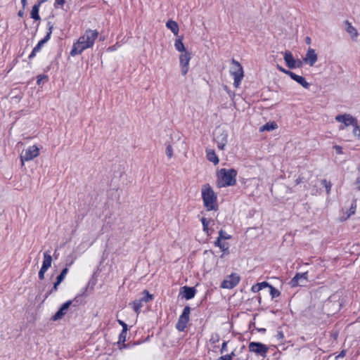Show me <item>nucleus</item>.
<instances>
[{"instance_id": "f257e3e1", "label": "nucleus", "mask_w": 360, "mask_h": 360, "mask_svg": "<svg viewBox=\"0 0 360 360\" xmlns=\"http://www.w3.org/2000/svg\"><path fill=\"white\" fill-rule=\"evenodd\" d=\"M98 35V32L96 30H86L84 34L78 39L77 41L73 44L70 53V56H75L81 54L85 49L92 47Z\"/></svg>"}, {"instance_id": "f03ea898", "label": "nucleus", "mask_w": 360, "mask_h": 360, "mask_svg": "<svg viewBox=\"0 0 360 360\" xmlns=\"http://www.w3.org/2000/svg\"><path fill=\"white\" fill-rule=\"evenodd\" d=\"M203 205L207 211L217 210V196L208 184L202 185L201 189Z\"/></svg>"}, {"instance_id": "7ed1b4c3", "label": "nucleus", "mask_w": 360, "mask_h": 360, "mask_svg": "<svg viewBox=\"0 0 360 360\" xmlns=\"http://www.w3.org/2000/svg\"><path fill=\"white\" fill-rule=\"evenodd\" d=\"M237 171L234 169L222 168L218 174L219 187L231 186L236 183Z\"/></svg>"}, {"instance_id": "20e7f679", "label": "nucleus", "mask_w": 360, "mask_h": 360, "mask_svg": "<svg viewBox=\"0 0 360 360\" xmlns=\"http://www.w3.org/2000/svg\"><path fill=\"white\" fill-rule=\"evenodd\" d=\"M335 120L342 123L346 127L350 125L354 127L353 134L355 136L360 137V126L358 125L357 120L350 114L338 115Z\"/></svg>"}, {"instance_id": "39448f33", "label": "nucleus", "mask_w": 360, "mask_h": 360, "mask_svg": "<svg viewBox=\"0 0 360 360\" xmlns=\"http://www.w3.org/2000/svg\"><path fill=\"white\" fill-rule=\"evenodd\" d=\"M230 73L234 79L233 86L236 88L238 87L244 77V72L242 65L235 59L231 60Z\"/></svg>"}, {"instance_id": "423d86ee", "label": "nucleus", "mask_w": 360, "mask_h": 360, "mask_svg": "<svg viewBox=\"0 0 360 360\" xmlns=\"http://www.w3.org/2000/svg\"><path fill=\"white\" fill-rule=\"evenodd\" d=\"M248 349L250 352L263 357L266 356L269 350V347L266 345L259 342H250L248 345Z\"/></svg>"}, {"instance_id": "0eeeda50", "label": "nucleus", "mask_w": 360, "mask_h": 360, "mask_svg": "<svg viewBox=\"0 0 360 360\" xmlns=\"http://www.w3.org/2000/svg\"><path fill=\"white\" fill-rule=\"evenodd\" d=\"M240 281V276L237 274H231L223 281L221 287L226 289H232L236 287Z\"/></svg>"}, {"instance_id": "6e6552de", "label": "nucleus", "mask_w": 360, "mask_h": 360, "mask_svg": "<svg viewBox=\"0 0 360 360\" xmlns=\"http://www.w3.org/2000/svg\"><path fill=\"white\" fill-rule=\"evenodd\" d=\"M39 148L36 146H30L21 155V161L23 163L25 161H30L39 155Z\"/></svg>"}, {"instance_id": "1a4fd4ad", "label": "nucleus", "mask_w": 360, "mask_h": 360, "mask_svg": "<svg viewBox=\"0 0 360 360\" xmlns=\"http://www.w3.org/2000/svg\"><path fill=\"white\" fill-rule=\"evenodd\" d=\"M52 26L49 27V32H47L46 35L41 40H40L38 42V44L34 46V48L33 49L32 51L28 57L29 59H32L33 58H34L37 53L41 51L42 46L49 40L51 34L52 33Z\"/></svg>"}, {"instance_id": "9d476101", "label": "nucleus", "mask_w": 360, "mask_h": 360, "mask_svg": "<svg viewBox=\"0 0 360 360\" xmlns=\"http://www.w3.org/2000/svg\"><path fill=\"white\" fill-rule=\"evenodd\" d=\"M284 60L287 65V66L290 68L293 69L295 68L300 67L302 63L300 61L297 62L295 59L294 58L292 53L290 51H285L284 53Z\"/></svg>"}, {"instance_id": "9b49d317", "label": "nucleus", "mask_w": 360, "mask_h": 360, "mask_svg": "<svg viewBox=\"0 0 360 360\" xmlns=\"http://www.w3.org/2000/svg\"><path fill=\"white\" fill-rule=\"evenodd\" d=\"M307 271L302 274H296L295 276L290 281L291 286L295 287L298 285H303L304 283L307 281Z\"/></svg>"}, {"instance_id": "f8f14e48", "label": "nucleus", "mask_w": 360, "mask_h": 360, "mask_svg": "<svg viewBox=\"0 0 360 360\" xmlns=\"http://www.w3.org/2000/svg\"><path fill=\"white\" fill-rule=\"evenodd\" d=\"M191 60L190 53L186 52L181 54L179 57L180 65L181 67V73L185 75L188 71L189 61Z\"/></svg>"}, {"instance_id": "ddd939ff", "label": "nucleus", "mask_w": 360, "mask_h": 360, "mask_svg": "<svg viewBox=\"0 0 360 360\" xmlns=\"http://www.w3.org/2000/svg\"><path fill=\"white\" fill-rule=\"evenodd\" d=\"M72 304V300H68L62 304L59 310L55 314L53 319L54 321L60 319L66 313L70 305Z\"/></svg>"}, {"instance_id": "4468645a", "label": "nucleus", "mask_w": 360, "mask_h": 360, "mask_svg": "<svg viewBox=\"0 0 360 360\" xmlns=\"http://www.w3.org/2000/svg\"><path fill=\"white\" fill-rule=\"evenodd\" d=\"M317 60V55L314 49H309L307 53L304 58V61L309 64L310 66H313Z\"/></svg>"}, {"instance_id": "2eb2a0df", "label": "nucleus", "mask_w": 360, "mask_h": 360, "mask_svg": "<svg viewBox=\"0 0 360 360\" xmlns=\"http://www.w3.org/2000/svg\"><path fill=\"white\" fill-rule=\"evenodd\" d=\"M195 289L193 287L184 286L181 288L180 294L186 300H191L195 295Z\"/></svg>"}, {"instance_id": "dca6fc26", "label": "nucleus", "mask_w": 360, "mask_h": 360, "mask_svg": "<svg viewBox=\"0 0 360 360\" xmlns=\"http://www.w3.org/2000/svg\"><path fill=\"white\" fill-rule=\"evenodd\" d=\"M290 77L292 79L297 82L298 84H300L302 86H303L305 89H308L310 86V84L306 81L305 78L303 77L302 76H300L294 72H292Z\"/></svg>"}, {"instance_id": "f3484780", "label": "nucleus", "mask_w": 360, "mask_h": 360, "mask_svg": "<svg viewBox=\"0 0 360 360\" xmlns=\"http://www.w3.org/2000/svg\"><path fill=\"white\" fill-rule=\"evenodd\" d=\"M217 141V146L220 150H224L225 146L227 143V134L226 133H221L220 136H216Z\"/></svg>"}, {"instance_id": "a211bd4d", "label": "nucleus", "mask_w": 360, "mask_h": 360, "mask_svg": "<svg viewBox=\"0 0 360 360\" xmlns=\"http://www.w3.org/2000/svg\"><path fill=\"white\" fill-rule=\"evenodd\" d=\"M44 0H41L39 1L38 4H35L31 11L30 15L31 18H33L34 20H40V17L39 15V8L41 3H43Z\"/></svg>"}, {"instance_id": "6ab92c4d", "label": "nucleus", "mask_w": 360, "mask_h": 360, "mask_svg": "<svg viewBox=\"0 0 360 360\" xmlns=\"http://www.w3.org/2000/svg\"><path fill=\"white\" fill-rule=\"evenodd\" d=\"M188 319L186 318H184L181 315L179 316L178 322L176 323V328L179 331H184V329L186 328L187 323L188 322Z\"/></svg>"}, {"instance_id": "aec40b11", "label": "nucleus", "mask_w": 360, "mask_h": 360, "mask_svg": "<svg viewBox=\"0 0 360 360\" xmlns=\"http://www.w3.org/2000/svg\"><path fill=\"white\" fill-rule=\"evenodd\" d=\"M52 263V257L47 252H44V261L41 267L48 269Z\"/></svg>"}, {"instance_id": "412c9836", "label": "nucleus", "mask_w": 360, "mask_h": 360, "mask_svg": "<svg viewBox=\"0 0 360 360\" xmlns=\"http://www.w3.org/2000/svg\"><path fill=\"white\" fill-rule=\"evenodd\" d=\"M267 286H269V283L266 281H263L262 283H257V284L252 285L251 288V290L253 292H257L260 291L261 290L266 288Z\"/></svg>"}, {"instance_id": "4be33fe9", "label": "nucleus", "mask_w": 360, "mask_h": 360, "mask_svg": "<svg viewBox=\"0 0 360 360\" xmlns=\"http://www.w3.org/2000/svg\"><path fill=\"white\" fill-rule=\"evenodd\" d=\"M346 31L350 34L352 40H356V38L358 36L357 30L355 27H354L352 24H347L346 27Z\"/></svg>"}, {"instance_id": "5701e85b", "label": "nucleus", "mask_w": 360, "mask_h": 360, "mask_svg": "<svg viewBox=\"0 0 360 360\" xmlns=\"http://www.w3.org/2000/svg\"><path fill=\"white\" fill-rule=\"evenodd\" d=\"M207 158L209 161L212 162L214 165L219 163V158L216 155L214 150H207Z\"/></svg>"}, {"instance_id": "b1692460", "label": "nucleus", "mask_w": 360, "mask_h": 360, "mask_svg": "<svg viewBox=\"0 0 360 360\" xmlns=\"http://www.w3.org/2000/svg\"><path fill=\"white\" fill-rule=\"evenodd\" d=\"M277 127H278V126L276 122H267L260 128V131H269L276 129Z\"/></svg>"}, {"instance_id": "393cba45", "label": "nucleus", "mask_w": 360, "mask_h": 360, "mask_svg": "<svg viewBox=\"0 0 360 360\" xmlns=\"http://www.w3.org/2000/svg\"><path fill=\"white\" fill-rule=\"evenodd\" d=\"M142 300L140 299L136 300L132 303V307L134 311L137 314L139 313L141 308L142 307Z\"/></svg>"}, {"instance_id": "a878e982", "label": "nucleus", "mask_w": 360, "mask_h": 360, "mask_svg": "<svg viewBox=\"0 0 360 360\" xmlns=\"http://www.w3.org/2000/svg\"><path fill=\"white\" fill-rule=\"evenodd\" d=\"M174 47L179 52L185 51V46L182 42V39L180 38L175 41Z\"/></svg>"}, {"instance_id": "bb28decb", "label": "nucleus", "mask_w": 360, "mask_h": 360, "mask_svg": "<svg viewBox=\"0 0 360 360\" xmlns=\"http://www.w3.org/2000/svg\"><path fill=\"white\" fill-rule=\"evenodd\" d=\"M266 288H269V293L271 296V298H275L280 296L281 292H279V290L273 287L272 285H271L270 284L269 286H267Z\"/></svg>"}, {"instance_id": "cd10ccee", "label": "nucleus", "mask_w": 360, "mask_h": 360, "mask_svg": "<svg viewBox=\"0 0 360 360\" xmlns=\"http://www.w3.org/2000/svg\"><path fill=\"white\" fill-rule=\"evenodd\" d=\"M153 298V295H150L148 292V291H147V290H143V296L140 300H142V302H148L152 300Z\"/></svg>"}, {"instance_id": "c85d7f7f", "label": "nucleus", "mask_w": 360, "mask_h": 360, "mask_svg": "<svg viewBox=\"0 0 360 360\" xmlns=\"http://www.w3.org/2000/svg\"><path fill=\"white\" fill-rule=\"evenodd\" d=\"M220 340V335L219 333H213L211 334V336H210V342L211 344H216L217 342H219Z\"/></svg>"}, {"instance_id": "c756f323", "label": "nucleus", "mask_w": 360, "mask_h": 360, "mask_svg": "<svg viewBox=\"0 0 360 360\" xmlns=\"http://www.w3.org/2000/svg\"><path fill=\"white\" fill-rule=\"evenodd\" d=\"M68 273V268H65L62 270L60 275L57 276L58 283H60L65 278V276Z\"/></svg>"}, {"instance_id": "7c9ffc66", "label": "nucleus", "mask_w": 360, "mask_h": 360, "mask_svg": "<svg viewBox=\"0 0 360 360\" xmlns=\"http://www.w3.org/2000/svg\"><path fill=\"white\" fill-rule=\"evenodd\" d=\"M166 26L168 29H169L175 35H177L179 33V26L178 24H166Z\"/></svg>"}, {"instance_id": "2f4dec72", "label": "nucleus", "mask_w": 360, "mask_h": 360, "mask_svg": "<svg viewBox=\"0 0 360 360\" xmlns=\"http://www.w3.org/2000/svg\"><path fill=\"white\" fill-rule=\"evenodd\" d=\"M201 222L202 224V226H203V231L207 234L209 235V224H210V221L207 220L206 218L205 217H202L201 219Z\"/></svg>"}, {"instance_id": "473e14b6", "label": "nucleus", "mask_w": 360, "mask_h": 360, "mask_svg": "<svg viewBox=\"0 0 360 360\" xmlns=\"http://www.w3.org/2000/svg\"><path fill=\"white\" fill-rule=\"evenodd\" d=\"M219 239L222 240H229L231 238V236L222 229L219 231Z\"/></svg>"}, {"instance_id": "72a5a7b5", "label": "nucleus", "mask_w": 360, "mask_h": 360, "mask_svg": "<svg viewBox=\"0 0 360 360\" xmlns=\"http://www.w3.org/2000/svg\"><path fill=\"white\" fill-rule=\"evenodd\" d=\"M190 313H191V308L190 307L188 306H186L184 309H183V312L182 314H181L182 316H184V318H186L187 319L189 320V315H190Z\"/></svg>"}, {"instance_id": "f704fd0d", "label": "nucleus", "mask_w": 360, "mask_h": 360, "mask_svg": "<svg viewBox=\"0 0 360 360\" xmlns=\"http://www.w3.org/2000/svg\"><path fill=\"white\" fill-rule=\"evenodd\" d=\"M356 200H354L352 204H351V207L349 208V214H348V217H350L351 215L354 214L356 212Z\"/></svg>"}, {"instance_id": "c9c22d12", "label": "nucleus", "mask_w": 360, "mask_h": 360, "mask_svg": "<svg viewBox=\"0 0 360 360\" xmlns=\"http://www.w3.org/2000/svg\"><path fill=\"white\" fill-rule=\"evenodd\" d=\"M219 248L224 253L229 252V245L228 243L222 242L221 245H219Z\"/></svg>"}, {"instance_id": "e433bc0d", "label": "nucleus", "mask_w": 360, "mask_h": 360, "mask_svg": "<svg viewBox=\"0 0 360 360\" xmlns=\"http://www.w3.org/2000/svg\"><path fill=\"white\" fill-rule=\"evenodd\" d=\"M127 330H122L119 335V342H124L126 341Z\"/></svg>"}, {"instance_id": "4c0bfd02", "label": "nucleus", "mask_w": 360, "mask_h": 360, "mask_svg": "<svg viewBox=\"0 0 360 360\" xmlns=\"http://www.w3.org/2000/svg\"><path fill=\"white\" fill-rule=\"evenodd\" d=\"M166 155L169 158H171L173 155V149L171 145H167L166 147Z\"/></svg>"}, {"instance_id": "58836bf2", "label": "nucleus", "mask_w": 360, "mask_h": 360, "mask_svg": "<svg viewBox=\"0 0 360 360\" xmlns=\"http://www.w3.org/2000/svg\"><path fill=\"white\" fill-rule=\"evenodd\" d=\"M276 67H277V69H278L279 71H281V72H283V73H285V74H286V75H289V76H290V74L292 72H291V71H290V70H285V68H283V67H281V65H277V66H276Z\"/></svg>"}, {"instance_id": "ea45409f", "label": "nucleus", "mask_w": 360, "mask_h": 360, "mask_svg": "<svg viewBox=\"0 0 360 360\" xmlns=\"http://www.w3.org/2000/svg\"><path fill=\"white\" fill-rule=\"evenodd\" d=\"M322 184L326 187L327 192L329 193L331 188V184L327 180L324 179L322 181Z\"/></svg>"}, {"instance_id": "a19ab883", "label": "nucleus", "mask_w": 360, "mask_h": 360, "mask_svg": "<svg viewBox=\"0 0 360 360\" xmlns=\"http://www.w3.org/2000/svg\"><path fill=\"white\" fill-rule=\"evenodd\" d=\"M48 269H44L43 267H41L39 271V278L41 280H43L44 278V274Z\"/></svg>"}, {"instance_id": "79ce46f5", "label": "nucleus", "mask_w": 360, "mask_h": 360, "mask_svg": "<svg viewBox=\"0 0 360 360\" xmlns=\"http://www.w3.org/2000/svg\"><path fill=\"white\" fill-rule=\"evenodd\" d=\"M65 2V0H56L55 6L56 7H62L64 5Z\"/></svg>"}, {"instance_id": "37998d69", "label": "nucleus", "mask_w": 360, "mask_h": 360, "mask_svg": "<svg viewBox=\"0 0 360 360\" xmlns=\"http://www.w3.org/2000/svg\"><path fill=\"white\" fill-rule=\"evenodd\" d=\"M227 343L228 342L225 341L222 343L221 348V353H224L227 350Z\"/></svg>"}, {"instance_id": "c03bdc74", "label": "nucleus", "mask_w": 360, "mask_h": 360, "mask_svg": "<svg viewBox=\"0 0 360 360\" xmlns=\"http://www.w3.org/2000/svg\"><path fill=\"white\" fill-rule=\"evenodd\" d=\"M47 77L46 75H39L37 77V84H41V82L43 79H46Z\"/></svg>"}, {"instance_id": "a18cd8bd", "label": "nucleus", "mask_w": 360, "mask_h": 360, "mask_svg": "<svg viewBox=\"0 0 360 360\" xmlns=\"http://www.w3.org/2000/svg\"><path fill=\"white\" fill-rule=\"evenodd\" d=\"M217 360H233V359H231V356H229V355H224V356H221V357H219V359H217Z\"/></svg>"}, {"instance_id": "49530a36", "label": "nucleus", "mask_w": 360, "mask_h": 360, "mask_svg": "<svg viewBox=\"0 0 360 360\" xmlns=\"http://www.w3.org/2000/svg\"><path fill=\"white\" fill-rule=\"evenodd\" d=\"M60 285V283H58V280H56V283L53 285V287L52 290H51V292H56L58 290V286Z\"/></svg>"}, {"instance_id": "de8ad7c7", "label": "nucleus", "mask_w": 360, "mask_h": 360, "mask_svg": "<svg viewBox=\"0 0 360 360\" xmlns=\"http://www.w3.org/2000/svg\"><path fill=\"white\" fill-rule=\"evenodd\" d=\"M118 323L122 326V330H127V325L124 321L118 320Z\"/></svg>"}, {"instance_id": "09e8293b", "label": "nucleus", "mask_w": 360, "mask_h": 360, "mask_svg": "<svg viewBox=\"0 0 360 360\" xmlns=\"http://www.w3.org/2000/svg\"><path fill=\"white\" fill-rule=\"evenodd\" d=\"M221 240L222 239H219V237L218 236L217 239L214 242V245L219 248V245L222 243Z\"/></svg>"}, {"instance_id": "8fccbe9b", "label": "nucleus", "mask_w": 360, "mask_h": 360, "mask_svg": "<svg viewBox=\"0 0 360 360\" xmlns=\"http://www.w3.org/2000/svg\"><path fill=\"white\" fill-rule=\"evenodd\" d=\"M356 188L359 191H360V176L357 179L356 182Z\"/></svg>"}, {"instance_id": "3c124183", "label": "nucleus", "mask_w": 360, "mask_h": 360, "mask_svg": "<svg viewBox=\"0 0 360 360\" xmlns=\"http://www.w3.org/2000/svg\"><path fill=\"white\" fill-rule=\"evenodd\" d=\"M335 149H336V151L338 153H342V148L340 146H335Z\"/></svg>"}, {"instance_id": "603ef678", "label": "nucleus", "mask_w": 360, "mask_h": 360, "mask_svg": "<svg viewBox=\"0 0 360 360\" xmlns=\"http://www.w3.org/2000/svg\"><path fill=\"white\" fill-rule=\"evenodd\" d=\"M305 41H306V43H307V44H311V39H310V37H306V39H305Z\"/></svg>"}, {"instance_id": "864d4df0", "label": "nucleus", "mask_w": 360, "mask_h": 360, "mask_svg": "<svg viewBox=\"0 0 360 360\" xmlns=\"http://www.w3.org/2000/svg\"><path fill=\"white\" fill-rule=\"evenodd\" d=\"M277 337L278 339H282L283 338V335L282 333H278Z\"/></svg>"}, {"instance_id": "5fc2aeb1", "label": "nucleus", "mask_w": 360, "mask_h": 360, "mask_svg": "<svg viewBox=\"0 0 360 360\" xmlns=\"http://www.w3.org/2000/svg\"><path fill=\"white\" fill-rule=\"evenodd\" d=\"M345 354V351H342L340 352V354L338 356V357H343Z\"/></svg>"}, {"instance_id": "6e6d98bb", "label": "nucleus", "mask_w": 360, "mask_h": 360, "mask_svg": "<svg viewBox=\"0 0 360 360\" xmlns=\"http://www.w3.org/2000/svg\"><path fill=\"white\" fill-rule=\"evenodd\" d=\"M345 126L342 123V124L339 127L340 130H344L345 129Z\"/></svg>"}, {"instance_id": "4d7b16f0", "label": "nucleus", "mask_w": 360, "mask_h": 360, "mask_svg": "<svg viewBox=\"0 0 360 360\" xmlns=\"http://www.w3.org/2000/svg\"><path fill=\"white\" fill-rule=\"evenodd\" d=\"M229 356H231V359H233V356H235V355H236V354H235L234 352H231V354H229Z\"/></svg>"}, {"instance_id": "13d9d810", "label": "nucleus", "mask_w": 360, "mask_h": 360, "mask_svg": "<svg viewBox=\"0 0 360 360\" xmlns=\"http://www.w3.org/2000/svg\"><path fill=\"white\" fill-rule=\"evenodd\" d=\"M21 3L22 4L23 6H25L27 3V0H22Z\"/></svg>"}, {"instance_id": "bf43d9fd", "label": "nucleus", "mask_w": 360, "mask_h": 360, "mask_svg": "<svg viewBox=\"0 0 360 360\" xmlns=\"http://www.w3.org/2000/svg\"><path fill=\"white\" fill-rule=\"evenodd\" d=\"M18 15H19L20 16H22V15H23V12H22V11H20L18 12Z\"/></svg>"}, {"instance_id": "052dcab7", "label": "nucleus", "mask_w": 360, "mask_h": 360, "mask_svg": "<svg viewBox=\"0 0 360 360\" xmlns=\"http://www.w3.org/2000/svg\"><path fill=\"white\" fill-rule=\"evenodd\" d=\"M167 22L172 23V22H176L172 20H168Z\"/></svg>"}]
</instances>
